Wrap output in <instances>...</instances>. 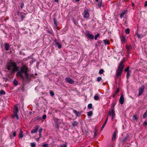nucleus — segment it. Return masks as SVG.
I'll list each match as a JSON object with an SVG mask.
<instances>
[{"label":"nucleus","mask_w":147,"mask_h":147,"mask_svg":"<svg viewBox=\"0 0 147 147\" xmlns=\"http://www.w3.org/2000/svg\"><path fill=\"white\" fill-rule=\"evenodd\" d=\"M86 36L90 38L91 39H93L94 38V36L90 33L87 34Z\"/></svg>","instance_id":"19"},{"label":"nucleus","mask_w":147,"mask_h":147,"mask_svg":"<svg viewBox=\"0 0 147 147\" xmlns=\"http://www.w3.org/2000/svg\"><path fill=\"white\" fill-rule=\"evenodd\" d=\"M129 66L127 68H126L124 69V71L125 72H128L129 71H129Z\"/></svg>","instance_id":"41"},{"label":"nucleus","mask_w":147,"mask_h":147,"mask_svg":"<svg viewBox=\"0 0 147 147\" xmlns=\"http://www.w3.org/2000/svg\"><path fill=\"white\" fill-rule=\"evenodd\" d=\"M83 15L84 17L85 18H89L90 15L89 13V11L86 8L84 9Z\"/></svg>","instance_id":"4"},{"label":"nucleus","mask_w":147,"mask_h":147,"mask_svg":"<svg viewBox=\"0 0 147 147\" xmlns=\"http://www.w3.org/2000/svg\"><path fill=\"white\" fill-rule=\"evenodd\" d=\"M13 135L14 137L16 136V131H14V132H13Z\"/></svg>","instance_id":"53"},{"label":"nucleus","mask_w":147,"mask_h":147,"mask_svg":"<svg viewBox=\"0 0 147 147\" xmlns=\"http://www.w3.org/2000/svg\"><path fill=\"white\" fill-rule=\"evenodd\" d=\"M39 138H40L41 137V133L40 134L39 133Z\"/></svg>","instance_id":"60"},{"label":"nucleus","mask_w":147,"mask_h":147,"mask_svg":"<svg viewBox=\"0 0 147 147\" xmlns=\"http://www.w3.org/2000/svg\"><path fill=\"white\" fill-rule=\"evenodd\" d=\"M13 68L11 69L12 70V71L14 72L18 71L19 70V68L17 66L16 63H15V64H13Z\"/></svg>","instance_id":"7"},{"label":"nucleus","mask_w":147,"mask_h":147,"mask_svg":"<svg viewBox=\"0 0 147 147\" xmlns=\"http://www.w3.org/2000/svg\"><path fill=\"white\" fill-rule=\"evenodd\" d=\"M78 124V122L76 121H73L72 122V124L74 127L77 126Z\"/></svg>","instance_id":"16"},{"label":"nucleus","mask_w":147,"mask_h":147,"mask_svg":"<svg viewBox=\"0 0 147 147\" xmlns=\"http://www.w3.org/2000/svg\"><path fill=\"white\" fill-rule=\"evenodd\" d=\"M106 123H106L105 122H104V123L102 125V127H101V131H102V129H103L104 128V127L105 126Z\"/></svg>","instance_id":"38"},{"label":"nucleus","mask_w":147,"mask_h":147,"mask_svg":"<svg viewBox=\"0 0 147 147\" xmlns=\"http://www.w3.org/2000/svg\"><path fill=\"white\" fill-rule=\"evenodd\" d=\"M31 147H35L36 146V144L34 143H32L30 144Z\"/></svg>","instance_id":"39"},{"label":"nucleus","mask_w":147,"mask_h":147,"mask_svg":"<svg viewBox=\"0 0 147 147\" xmlns=\"http://www.w3.org/2000/svg\"><path fill=\"white\" fill-rule=\"evenodd\" d=\"M121 39L122 43H125V41H126V39H125V37L124 36H121Z\"/></svg>","instance_id":"15"},{"label":"nucleus","mask_w":147,"mask_h":147,"mask_svg":"<svg viewBox=\"0 0 147 147\" xmlns=\"http://www.w3.org/2000/svg\"><path fill=\"white\" fill-rule=\"evenodd\" d=\"M103 41L105 45H109L110 43L109 41L107 39L104 40Z\"/></svg>","instance_id":"22"},{"label":"nucleus","mask_w":147,"mask_h":147,"mask_svg":"<svg viewBox=\"0 0 147 147\" xmlns=\"http://www.w3.org/2000/svg\"><path fill=\"white\" fill-rule=\"evenodd\" d=\"M74 23L75 24L77 25V24H76V22H75V21H74Z\"/></svg>","instance_id":"64"},{"label":"nucleus","mask_w":147,"mask_h":147,"mask_svg":"<svg viewBox=\"0 0 147 147\" xmlns=\"http://www.w3.org/2000/svg\"><path fill=\"white\" fill-rule=\"evenodd\" d=\"M53 21L54 23V24L56 26L57 25V21L55 18H53Z\"/></svg>","instance_id":"28"},{"label":"nucleus","mask_w":147,"mask_h":147,"mask_svg":"<svg viewBox=\"0 0 147 147\" xmlns=\"http://www.w3.org/2000/svg\"><path fill=\"white\" fill-rule=\"evenodd\" d=\"M88 108L91 109L92 108V104H89L88 105Z\"/></svg>","instance_id":"34"},{"label":"nucleus","mask_w":147,"mask_h":147,"mask_svg":"<svg viewBox=\"0 0 147 147\" xmlns=\"http://www.w3.org/2000/svg\"><path fill=\"white\" fill-rule=\"evenodd\" d=\"M49 94L51 96H53L55 94L52 90H50Z\"/></svg>","instance_id":"33"},{"label":"nucleus","mask_w":147,"mask_h":147,"mask_svg":"<svg viewBox=\"0 0 147 147\" xmlns=\"http://www.w3.org/2000/svg\"><path fill=\"white\" fill-rule=\"evenodd\" d=\"M100 35L99 34H97L94 37V39L95 40H96L97 39V38Z\"/></svg>","instance_id":"44"},{"label":"nucleus","mask_w":147,"mask_h":147,"mask_svg":"<svg viewBox=\"0 0 147 147\" xmlns=\"http://www.w3.org/2000/svg\"><path fill=\"white\" fill-rule=\"evenodd\" d=\"M137 36L138 38H141V36L139 34H137Z\"/></svg>","instance_id":"55"},{"label":"nucleus","mask_w":147,"mask_h":147,"mask_svg":"<svg viewBox=\"0 0 147 147\" xmlns=\"http://www.w3.org/2000/svg\"><path fill=\"white\" fill-rule=\"evenodd\" d=\"M23 132L22 131H21L20 132L19 134V137L20 138H22L23 137Z\"/></svg>","instance_id":"21"},{"label":"nucleus","mask_w":147,"mask_h":147,"mask_svg":"<svg viewBox=\"0 0 147 147\" xmlns=\"http://www.w3.org/2000/svg\"><path fill=\"white\" fill-rule=\"evenodd\" d=\"M115 112H114V113L112 114V119L113 120V119L114 117H115Z\"/></svg>","instance_id":"51"},{"label":"nucleus","mask_w":147,"mask_h":147,"mask_svg":"<svg viewBox=\"0 0 147 147\" xmlns=\"http://www.w3.org/2000/svg\"><path fill=\"white\" fill-rule=\"evenodd\" d=\"M65 80L67 82L70 84H72L74 82V81L69 77H66L65 79Z\"/></svg>","instance_id":"8"},{"label":"nucleus","mask_w":147,"mask_h":147,"mask_svg":"<svg viewBox=\"0 0 147 147\" xmlns=\"http://www.w3.org/2000/svg\"><path fill=\"white\" fill-rule=\"evenodd\" d=\"M145 87L144 85H142L139 89V93L138 96H140L141 95L144 90Z\"/></svg>","instance_id":"5"},{"label":"nucleus","mask_w":147,"mask_h":147,"mask_svg":"<svg viewBox=\"0 0 147 147\" xmlns=\"http://www.w3.org/2000/svg\"><path fill=\"white\" fill-rule=\"evenodd\" d=\"M39 129V127L38 126H36L35 127V128L32 129L31 130V133L32 134L36 132Z\"/></svg>","instance_id":"10"},{"label":"nucleus","mask_w":147,"mask_h":147,"mask_svg":"<svg viewBox=\"0 0 147 147\" xmlns=\"http://www.w3.org/2000/svg\"><path fill=\"white\" fill-rule=\"evenodd\" d=\"M102 5V1L100 0L99 1L98 4V7L99 8H100L101 7V6Z\"/></svg>","instance_id":"30"},{"label":"nucleus","mask_w":147,"mask_h":147,"mask_svg":"<svg viewBox=\"0 0 147 147\" xmlns=\"http://www.w3.org/2000/svg\"><path fill=\"white\" fill-rule=\"evenodd\" d=\"M124 98L123 95L121 94L119 99V102L121 104H123L124 103Z\"/></svg>","instance_id":"9"},{"label":"nucleus","mask_w":147,"mask_h":147,"mask_svg":"<svg viewBox=\"0 0 147 147\" xmlns=\"http://www.w3.org/2000/svg\"><path fill=\"white\" fill-rule=\"evenodd\" d=\"M92 115V111H90L87 112V115L88 117H90Z\"/></svg>","instance_id":"27"},{"label":"nucleus","mask_w":147,"mask_h":147,"mask_svg":"<svg viewBox=\"0 0 147 147\" xmlns=\"http://www.w3.org/2000/svg\"><path fill=\"white\" fill-rule=\"evenodd\" d=\"M13 84L15 86H17L18 85V82L16 79H14L13 81Z\"/></svg>","instance_id":"25"},{"label":"nucleus","mask_w":147,"mask_h":147,"mask_svg":"<svg viewBox=\"0 0 147 147\" xmlns=\"http://www.w3.org/2000/svg\"><path fill=\"white\" fill-rule=\"evenodd\" d=\"M147 116V110L145 112L143 115V118H145Z\"/></svg>","instance_id":"26"},{"label":"nucleus","mask_w":147,"mask_h":147,"mask_svg":"<svg viewBox=\"0 0 147 147\" xmlns=\"http://www.w3.org/2000/svg\"><path fill=\"white\" fill-rule=\"evenodd\" d=\"M99 97L98 96H97V95H96L94 97V98L95 100H98L99 99Z\"/></svg>","instance_id":"36"},{"label":"nucleus","mask_w":147,"mask_h":147,"mask_svg":"<svg viewBox=\"0 0 147 147\" xmlns=\"http://www.w3.org/2000/svg\"><path fill=\"white\" fill-rule=\"evenodd\" d=\"M42 118L40 117H36V119L38 120H40Z\"/></svg>","instance_id":"50"},{"label":"nucleus","mask_w":147,"mask_h":147,"mask_svg":"<svg viewBox=\"0 0 147 147\" xmlns=\"http://www.w3.org/2000/svg\"><path fill=\"white\" fill-rule=\"evenodd\" d=\"M143 124H145V125H147V122L146 121H145L143 123Z\"/></svg>","instance_id":"57"},{"label":"nucleus","mask_w":147,"mask_h":147,"mask_svg":"<svg viewBox=\"0 0 147 147\" xmlns=\"http://www.w3.org/2000/svg\"><path fill=\"white\" fill-rule=\"evenodd\" d=\"M119 88H118L117 90L115 92L114 94L113 95V97L115 98V96L119 92Z\"/></svg>","instance_id":"20"},{"label":"nucleus","mask_w":147,"mask_h":147,"mask_svg":"<svg viewBox=\"0 0 147 147\" xmlns=\"http://www.w3.org/2000/svg\"><path fill=\"white\" fill-rule=\"evenodd\" d=\"M125 32L127 34H129L130 32L129 29V28H127L125 30Z\"/></svg>","instance_id":"31"},{"label":"nucleus","mask_w":147,"mask_h":147,"mask_svg":"<svg viewBox=\"0 0 147 147\" xmlns=\"http://www.w3.org/2000/svg\"><path fill=\"white\" fill-rule=\"evenodd\" d=\"M39 138H37L36 139V140L37 141H38L39 140Z\"/></svg>","instance_id":"58"},{"label":"nucleus","mask_w":147,"mask_h":147,"mask_svg":"<svg viewBox=\"0 0 147 147\" xmlns=\"http://www.w3.org/2000/svg\"><path fill=\"white\" fill-rule=\"evenodd\" d=\"M126 48L127 49V51L128 52H129V51L130 50V49H131V45H126Z\"/></svg>","instance_id":"24"},{"label":"nucleus","mask_w":147,"mask_h":147,"mask_svg":"<svg viewBox=\"0 0 147 147\" xmlns=\"http://www.w3.org/2000/svg\"><path fill=\"white\" fill-rule=\"evenodd\" d=\"M55 42L56 46H57L59 49L61 48V45L59 43L57 42V41L56 39L55 40Z\"/></svg>","instance_id":"13"},{"label":"nucleus","mask_w":147,"mask_h":147,"mask_svg":"<svg viewBox=\"0 0 147 147\" xmlns=\"http://www.w3.org/2000/svg\"><path fill=\"white\" fill-rule=\"evenodd\" d=\"M104 72V70L102 69H101L99 70V73L100 74H103V73Z\"/></svg>","instance_id":"37"},{"label":"nucleus","mask_w":147,"mask_h":147,"mask_svg":"<svg viewBox=\"0 0 147 147\" xmlns=\"http://www.w3.org/2000/svg\"><path fill=\"white\" fill-rule=\"evenodd\" d=\"M47 117V115H44L42 116V119H45Z\"/></svg>","instance_id":"46"},{"label":"nucleus","mask_w":147,"mask_h":147,"mask_svg":"<svg viewBox=\"0 0 147 147\" xmlns=\"http://www.w3.org/2000/svg\"><path fill=\"white\" fill-rule=\"evenodd\" d=\"M10 137L11 139L12 138V136L11 135H10Z\"/></svg>","instance_id":"63"},{"label":"nucleus","mask_w":147,"mask_h":147,"mask_svg":"<svg viewBox=\"0 0 147 147\" xmlns=\"http://www.w3.org/2000/svg\"><path fill=\"white\" fill-rule=\"evenodd\" d=\"M116 133L117 131H115L113 133L112 138V140L113 141H114L115 140V139L116 138Z\"/></svg>","instance_id":"17"},{"label":"nucleus","mask_w":147,"mask_h":147,"mask_svg":"<svg viewBox=\"0 0 147 147\" xmlns=\"http://www.w3.org/2000/svg\"><path fill=\"white\" fill-rule=\"evenodd\" d=\"M127 1L126 0H123V2H126Z\"/></svg>","instance_id":"62"},{"label":"nucleus","mask_w":147,"mask_h":147,"mask_svg":"<svg viewBox=\"0 0 147 147\" xmlns=\"http://www.w3.org/2000/svg\"><path fill=\"white\" fill-rule=\"evenodd\" d=\"M15 62H12L11 61H10L7 64V69L9 70H11L12 69V67H13V65L15 64Z\"/></svg>","instance_id":"6"},{"label":"nucleus","mask_w":147,"mask_h":147,"mask_svg":"<svg viewBox=\"0 0 147 147\" xmlns=\"http://www.w3.org/2000/svg\"><path fill=\"white\" fill-rule=\"evenodd\" d=\"M102 80V78L101 77H98L97 78V81L98 82H100Z\"/></svg>","instance_id":"45"},{"label":"nucleus","mask_w":147,"mask_h":147,"mask_svg":"<svg viewBox=\"0 0 147 147\" xmlns=\"http://www.w3.org/2000/svg\"><path fill=\"white\" fill-rule=\"evenodd\" d=\"M42 147H48V144H44L42 145Z\"/></svg>","instance_id":"40"},{"label":"nucleus","mask_w":147,"mask_h":147,"mask_svg":"<svg viewBox=\"0 0 147 147\" xmlns=\"http://www.w3.org/2000/svg\"><path fill=\"white\" fill-rule=\"evenodd\" d=\"M123 60L121 61L116 70V78H118L119 76H120L122 74L124 67V65L123 64Z\"/></svg>","instance_id":"2"},{"label":"nucleus","mask_w":147,"mask_h":147,"mask_svg":"<svg viewBox=\"0 0 147 147\" xmlns=\"http://www.w3.org/2000/svg\"><path fill=\"white\" fill-rule=\"evenodd\" d=\"M115 103H113L112 104V106H111V110H114V107L115 106Z\"/></svg>","instance_id":"35"},{"label":"nucleus","mask_w":147,"mask_h":147,"mask_svg":"<svg viewBox=\"0 0 147 147\" xmlns=\"http://www.w3.org/2000/svg\"><path fill=\"white\" fill-rule=\"evenodd\" d=\"M94 137H95L97 135L96 131V130H95L94 131Z\"/></svg>","instance_id":"47"},{"label":"nucleus","mask_w":147,"mask_h":147,"mask_svg":"<svg viewBox=\"0 0 147 147\" xmlns=\"http://www.w3.org/2000/svg\"><path fill=\"white\" fill-rule=\"evenodd\" d=\"M133 119L134 120H138V118L136 116V115H134L133 116Z\"/></svg>","instance_id":"43"},{"label":"nucleus","mask_w":147,"mask_h":147,"mask_svg":"<svg viewBox=\"0 0 147 147\" xmlns=\"http://www.w3.org/2000/svg\"><path fill=\"white\" fill-rule=\"evenodd\" d=\"M5 94V92L3 90H1L0 91V95H4Z\"/></svg>","instance_id":"32"},{"label":"nucleus","mask_w":147,"mask_h":147,"mask_svg":"<svg viewBox=\"0 0 147 147\" xmlns=\"http://www.w3.org/2000/svg\"><path fill=\"white\" fill-rule=\"evenodd\" d=\"M24 6V4L23 3H21V5H20L21 8H22Z\"/></svg>","instance_id":"49"},{"label":"nucleus","mask_w":147,"mask_h":147,"mask_svg":"<svg viewBox=\"0 0 147 147\" xmlns=\"http://www.w3.org/2000/svg\"><path fill=\"white\" fill-rule=\"evenodd\" d=\"M4 47L6 51L9 50L10 48L9 45L7 43H5Z\"/></svg>","instance_id":"12"},{"label":"nucleus","mask_w":147,"mask_h":147,"mask_svg":"<svg viewBox=\"0 0 147 147\" xmlns=\"http://www.w3.org/2000/svg\"><path fill=\"white\" fill-rule=\"evenodd\" d=\"M42 130H43L42 129V128L40 129L39 130V133H40V134L42 132Z\"/></svg>","instance_id":"52"},{"label":"nucleus","mask_w":147,"mask_h":147,"mask_svg":"<svg viewBox=\"0 0 147 147\" xmlns=\"http://www.w3.org/2000/svg\"><path fill=\"white\" fill-rule=\"evenodd\" d=\"M108 117H109V115H108V116H107V118H106V120H105V123H107V121L108 120Z\"/></svg>","instance_id":"54"},{"label":"nucleus","mask_w":147,"mask_h":147,"mask_svg":"<svg viewBox=\"0 0 147 147\" xmlns=\"http://www.w3.org/2000/svg\"><path fill=\"white\" fill-rule=\"evenodd\" d=\"M114 112H115V111L111 110V111H109L108 113V115H112V114L114 113Z\"/></svg>","instance_id":"23"},{"label":"nucleus","mask_w":147,"mask_h":147,"mask_svg":"<svg viewBox=\"0 0 147 147\" xmlns=\"http://www.w3.org/2000/svg\"><path fill=\"white\" fill-rule=\"evenodd\" d=\"M29 71L28 67L26 65H23L20 67L19 71L16 73V76L22 80L24 81H25L26 79L27 80H30L31 78L28 72Z\"/></svg>","instance_id":"1"},{"label":"nucleus","mask_w":147,"mask_h":147,"mask_svg":"<svg viewBox=\"0 0 147 147\" xmlns=\"http://www.w3.org/2000/svg\"><path fill=\"white\" fill-rule=\"evenodd\" d=\"M131 72V71H129L127 72V75H126V77L127 79H128L129 77L130 76V73Z\"/></svg>","instance_id":"29"},{"label":"nucleus","mask_w":147,"mask_h":147,"mask_svg":"<svg viewBox=\"0 0 147 147\" xmlns=\"http://www.w3.org/2000/svg\"><path fill=\"white\" fill-rule=\"evenodd\" d=\"M126 11L127 10H125L122 12V13H121L120 16L121 18H122L124 16L126 13Z\"/></svg>","instance_id":"18"},{"label":"nucleus","mask_w":147,"mask_h":147,"mask_svg":"<svg viewBox=\"0 0 147 147\" xmlns=\"http://www.w3.org/2000/svg\"><path fill=\"white\" fill-rule=\"evenodd\" d=\"M131 5H132V6L133 7H134L135 6L134 4L133 3H131Z\"/></svg>","instance_id":"59"},{"label":"nucleus","mask_w":147,"mask_h":147,"mask_svg":"<svg viewBox=\"0 0 147 147\" xmlns=\"http://www.w3.org/2000/svg\"><path fill=\"white\" fill-rule=\"evenodd\" d=\"M67 145L65 144H63L62 145H61L60 146H59V147H67Z\"/></svg>","instance_id":"42"},{"label":"nucleus","mask_w":147,"mask_h":147,"mask_svg":"<svg viewBox=\"0 0 147 147\" xmlns=\"http://www.w3.org/2000/svg\"><path fill=\"white\" fill-rule=\"evenodd\" d=\"M144 6L145 7H146L147 6V1H146L145 2V4Z\"/></svg>","instance_id":"56"},{"label":"nucleus","mask_w":147,"mask_h":147,"mask_svg":"<svg viewBox=\"0 0 147 147\" xmlns=\"http://www.w3.org/2000/svg\"><path fill=\"white\" fill-rule=\"evenodd\" d=\"M55 1L56 2H58L59 0H55Z\"/></svg>","instance_id":"61"},{"label":"nucleus","mask_w":147,"mask_h":147,"mask_svg":"<svg viewBox=\"0 0 147 147\" xmlns=\"http://www.w3.org/2000/svg\"><path fill=\"white\" fill-rule=\"evenodd\" d=\"M18 106L17 105H16L14 107L13 114L12 115V117L13 118H14L15 117H16V119L18 120L19 119V117L18 113Z\"/></svg>","instance_id":"3"},{"label":"nucleus","mask_w":147,"mask_h":147,"mask_svg":"<svg viewBox=\"0 0 147 147\" xmlns=\"http://www.w3.org/2000/svg\"><path fill=\"white\" fill-rule=\"evenodd\" d=\"M73 113L76 115V116H80L81 115V114L79 112H78L76 110L73 111Z\"/></svg>","instance_id":"14"},{"label":"nucleus","mask_w":147,"mask_h":147,"mask_svg":"<svg viewBox=\"0 0 147 147\" xmlns=\"http://www.w3.org/2000/svg\"><path fill=\"white\" fill-rule=\"evenodd\" d=\"M127 137H125L123 140V142H126L127 140Z\"/></svg>","instance_id":"48"},{"label":"nucleus","mask_w":147,"mask_h":147,"mask_svg":"<svg viewBox=\"0 0 147 147\" xmlns=\"http://www.w3.org/2000/svg\"><path fill=\"white\" fill-rule=\"evenodd\" d=\"M17 14L18 15H20L21 18L22 19V21L24 18H25V17L23 15L24 14V13L22 12H20L19 11H18Z\"/></svg>","instance_id":"11"}]
</instances>
